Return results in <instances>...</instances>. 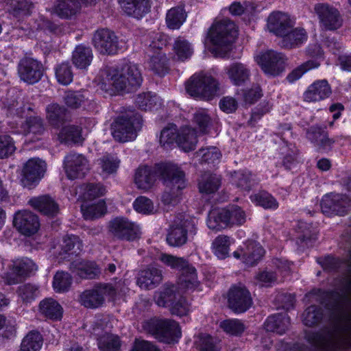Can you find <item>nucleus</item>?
Here are the masks:
<instances>
[{
	"mask_svg": "<svg viewBox=\"0 0 351 351\" xmlns=\"http://www.w3.org/2000/svg\"><path fill=\"white\" fill-rule=\"evenodd\" d=\"M337 290L330 292L326 306L331 311L332 327L311 332L306 339L319 351H347L350 339V269L337 284Z\"/></svg>",
	"mask_w": 351,
	"mask_h": 351,
	"instance_id": "1",
	"label": "nucleus"
},
{
	"mask_svg": "<svg viewBox=\"0 0 351 351\" xmlns=\"http://www.w3.org/2000/svg\"><path fill=\"white\" fill-rule=\"evenodd\" d=\"M97 80L98 85L106 92H130L140 86L142 76L138 66L128 62L119 68H105L100 71Z\"/></svg>",
	"mask_w": 351,
	"mask_h": 351,
	"instance_id": "2",
	"label": "nucleus"
},
{
	"mask_svg": "<svg viewBox=\"0 0 351 351\" xmlns=\"http://www.w3.org/2000/svg\"><path fill=\"white\" fill-rule=\"evenodd\" d=\"M160 173L165 185L162 201L165 204L174 205L178 202L186 186L184 173L177 165L170 163L161 165Z\"/></svg>",
	"mask_w": 351,
	"mask_h": 351,
	"instance_id": "3",
	"label": "nucleus"
},
{
	"mask_svg": "<svg viewBox=\"0 0 351 351\" xmlns=\"http://www.w3.org/2000/svg\"><path fill=\"white\" fill-rule=\"evenodd\" d=\"M235 24L228 19L216 21L210 29L209 38L213 45L212 53L224 56L237 36Z\"/></svg>",
	"mask_w": 351,
	"mask_h": 351,
	"instance_id": "4",
	"label": "nucleus"
},
{
	"mask_svg": "<svg viewBox=\"0 0 351 351\" xmlns=\"http://www.w3.org/2000/svg\"><path fill=\"white\" fill-rule=\"evenodd\" d=\"M142 118L138 113L130 110L119 117L112 124V134L119 142H127L136 138L137 131L141 128Z\"/></svg>",
	"mask_w": 351,
	"mask_h": 351,
	"instance_id": "5",
	"label": "nucleus"
},
{
	"mask_svg": "<svg viewBox=\"0 0 351 351\" xmlns=\"http://www.w3.org/2000/svg\"><path fill=\"white\" fill-rule=\"evenodd\" d=\"M186 90L192 97L210 100L218 94L219 84L212 75L199 73L186 82Z\"/></svg>",
	"mask_w": 351,
	"mask_h": 351,
	"instance_id": "6",
	"label": "nucleus"
},
{
	"mask_svg": "<svg viewBox=\"0 0 351 351\" xmlns=\"http://www.w3.org/2000/svg\"><path fill=\"white\" fill-rule=\"evenodd\" d=\"M147 330L159 341L167 344L178 343L182 335L179 324L172 319L152 320L147 324Z\"/></svg>",
	"mask_w": 351,
	"mask_h": 351,
	"instance_id": "7",
	"label": "nucleus"
},
{
	"mask_svg": "<svg viewBox=\"0 0 351 351\" xmlns=\"http://www.w3.org/2000/svg\"><path fill=\"white\" fill-rule=\"evenodd\" d=\"M159 260L171 269L182 271L180 282L184 289H193L198 286L195 269L186 260L167 254H161Z\"/></svg>",
	"mask_w": 351,
	"mask_h": 351,
	"instance_id": "8",
	"label": "nucleus"
},
{
	"mask_svg": "<svg viewBox=\"0 0 351 351\" xmlns=\"http://www.w3.org/2000/svg\"><path fill=\"white\" fill-rule=\"evenodd\" d=\"M256 60L263 71L270 76H278L285 71L287 58L280 52L268 50L256 56Z\"/></svg>",
	"mask_w": 351,
	"mask_h": 351,
	"instance_id": "9",
	"label": "nucleus"
},
{
	"mask_svg": "<svg viewBox=\"0 0 351 351\" xmlns=\"http://www.w3.org/2000/svg\"><path fill=\"white\" fill-rule=\"evenodd\" d=\"M108 232L114 239L132 241L140 238L139 226L124 217H117L108 223Z\"/></svg>",
	"mask_w": 351,
	"mask_h": 351,
	"instance_id": "10",
	"label": "nucleus"
},
{
	"mask_svg": "<svg viewBox=\"0 0 351 351\" xmlns=\"http://www.w3.org/2000/svg\"><path fill=\"white\" fill-rule=\"evenodd\" d=\"M45 68L42 62L30 56L20 59L17 65L18 75L21 81L27 84L38 82L43 76Z\"/></svg>",
	"mask_w": 351,
	"mask_h": 351,
	"instance_id": "11",
	"label": "nucleus"
},
{
	"mask_svg": "<svg viewBox=\"0 0 351 351\" xmlns=\"http://www.w3.org/2000/svg\"><path fill=\"white\" fill-rule=\"evenodd\" d=\"M350 202L351 199L347 195L330 193L322 197L320 206L325 215L344 216L348 213Z\"/></svg>",
	"mask_w": 351,
	"mask_h": 351,
	"instance_id": "12",
	"label": "nucleus"
},
{
	"mask_svg": "<svg viewBox=\"0 0 351 351\" xmlns=\"http://www.w3.org/2000/svg\"><path fill=\"white\" fill-rule=\"evenodd\" d=\"M314 11L317 15L320 27L326 31H334L341 27L343 19L339 10L326 3H317Z\"/></svg>",
	"mask_w": 351,
	"mask_h": 351,
	"instance_id": "13",
	"label": "nucleus"
},
{
	"mask_svg": "<svg viewBox=\"0 0 351 351\" xmlns=\"http://www.w3.org/2000/svg\"><path fill=\"white\" fill-rule=\"evenodd\" d=\"M167 44V39L163 35H157L149 45L153 54L150 55L148 62L149 69L154 73L164 76L168 72L167 58L161 49Z\"/></svg>",
	"mask_w": 351,
	"mask_h": 351,
	"instance_id": "14",
	"label": "nucleus"
},
{
	"mask_svg": "<svg viewBox=\"0 0 351 351\" xmlns=\"http://www.w3.org/2000/svg\"><path fill=\"white\" fill-rule=\"evenodd\" d=\"M93 43L97 51L102 55H114L120 49L118 37L108 29L97 30L93 37Z\"/></svg>",
	"mask_w": 351,
	"mask_h": 351,
	"instance_id": "15",
	"label": "nucleus"
},
{
	"mask_svg": "<svg viewBox=\"0 0 351 351\" xmlns=\"http://www.w3.org/2000/svg\"><path fill=\"white\" fill-rule=\"evenodd\" d=\"M45 163L38 158L29 159L23 166L21 183L23 187L32 188L42 178Z\"/></svg>",
	"mask_w": 351,
	"mask_h": 351,
	"instance_id": "16",
	"label": "nucleus"
},
{
	"mask_svg": "<svg viewBox=\"0 0 351 351\" xmlns=\"http://www.w3.org/2000/svg\"><path fill=\"white\" fill-rule=\"evenodd\" d=\"M188 232L195 234V222L194 219L190 217L171 227L167 236V241L171 246H181L187 241Z\"/></svg>",
	"mask_w": 351,
	"mask_h": 351,
	"instance_id": "17",
	"label": "nucleus"
},
{
	"mask_svg": "<svg viewBox=\"0 0 351 351\" xmlns=\"http://www.w3.org/2000/svg\"><path fill=\"white\" fill-rule=\"evenodd\" d=\"M64 168L67 177L71 180L83 178L90 169L86 158L77 153H70L65 156Z\"/></svg>",
	"mask_w": 351,
	"mask_h": 351,
	"instance_id": "18",
	"label": "nucleus"
},
{
	"mask_svg": "<svg viewBox=\"0 0 351 351\" xmlns=\"http://www.w3.org/2000/svg\"><path fill=\"white\" fill-rule=\"evenodd\" d=\"M228 306L236 313L246 311L252 304L249 291L242 285H234L230 288L228 298Z\"/></svg>",
	"mask_w": 351,
	"mask_h": 351,
	"instance_id": "19",
	"label": "nucleus"
},
{
	"mask_svg": "<svg viewBox=\"0 0 351 351\" xmlns=\"http://www.w3.org/2000/svg\"><path fill=\"white\" fill-rule=\"evenodd\" d=\"M265 254L262 246L255 241L248 240L234 252L236 258H241L248 266H254L261 260Z\"/></svg>",
	"mask_w": 351,
	"mask_h": 351,
	"instance_id": "20",
	"label": "nucleus"
},
{
	"mask_svg": "<svg viewBox=\"0 0 351 351\" xmlns=\"http://www.w3.org/2000/svg\"><path fill=\"white\" fill-rule=\"evenodd\" d=\"M13 223L21 234L27 236L35 234L40 226L37 215L26 210L17 212L14 215Z\"/></svg>",
	"mask_w": 351,
	"mask_h": 351,
	"instance_id": "21",
	"label": "nucleus"
},
{
	"mask_svg": "<svg viewBox=\"0 0 351 351\" xmlns=\"http://www.w3.org/2000/svg\"><path fill=\"white\" fill-rule=\"evenodd\" d=\"M292 23L293 21L288 14L279 11L271 13L267 20L268 30L279 37L288 32Z\"/></svg>",
	"mask_w": 351,
	"mask_h": 351,
	"instance_id": "22",
	"label": "nucleus"
},
{
	"mask_svg": "<svg viewBox=\"0 0 351 351\" xmlns=\"http://www.w3.org/2000/svg\"><path fill=\"white\" fill-rule=\"evenodd\" d=\"M28 204L43 215L50 217L57 215L60 210L58 203L48 195L32 197Z\"/></svg>",
	"mask_w": 351,
	"mask_h": 351,
	"instance_id": "23",
	"label": "nucleus"
},
{
	"mask_svg": "<svg viewBox=\"0 0 351 351\" xmlns=\"http://www.w3.org/2000/svg\"><path fill=\"white\" fill-rule=\"evenodd\" d=\"M162 280V271L154 267H149L139 271L137 285L144 289H152L158 286Z\"/></svg>",
	"mask_w": 351,
	"mask_h": 351,
	"instance_id": "24",
	"label": "nucleus"
},
{
	"mask_svg": "<svg viewBox=\"0 0 351 351\" xmlns=\"http://www.w3.org/2000/svg\"><path fill=\"white\" fill-rule=\"evenodd\" d=\"M331 93V88L327 80H317L304 92V100L308 102L318 101L328 97Z\"/></svg>",
	"mask_w": 351,
	"mask_h": 351,
	"instance_id": "25",
	"label": "nucleus"
},
{
	"mask_svg": "<svg viewBox=\"0 0 351 351\" xmlns=\"http://www.w3.org/2000/svg\"><path fill=\"white\" fill-rule=\"evenodd\" d=\"M59 256L62 259H72L82 250V243L77 236L66 235L62 238L60 244Z\"/></svg>",
	"mask_w": 351,
	"mask_h": 351,
	"instance_id": "26",
	"label": "nucleus"
},
{
	"mask_svg": "<svg viewBox=\"0 0 351 351\" xmlns=\"http://www.w3.org/2000/svg\"><path fill=\"white\" fill-rule=\"evenodd\" d=\"M70 269L80 277L86 279L97 278L101 274V269L93 261H75L71 263Z\"/></svg>",
	"mask_w": 351,
	"mask_h": 351,
	"instance_id": "27",
	"label": "nucleus"
},
{
	"mask_svg": "<svg viewBox=\"0 0 351 351\" xmlns=\"http://www.w3.org/2000/svg\"><path fill=\"white\" fill-rule=\"evenodd\" d=\"M230 82L236 86H241L249 80L250 70L245 64L241 62H234L225 69Z\"/></svg>",
	"mask_w": 351,
	"mask_h": 351,
	"instance_id": "28",
	"label": "nucleus"
},
{
	"mask_svg": "<svg viewBox=\"0 0 351 351\" xmlns=\"http://www.w3.org/2000/svg\"><path fill=\"white\" fill-rule=\"evenodd\" d=\"M119 3L125 13L137 19L148 12L150 8L149 0H119Z\"/></svg>",
	"mask_w": 351,
	"mask_h": 351,
	"instance_id": "29",
	"label": "nucleus"
},
{
	"mask_svg": "<svg viewBox=\"0 0 351 351\" xmlns=\"http://www.w3.org/2000/svg\"><path fill=\"white\" fill-rule=\"evenodd\" d=\"M293 23L287 33L283 35L281 40V47L285 49L295 48L307 39V33L302 27H293Z\"/></svg>",
	"mask_w": 351,
	"mask_h": 351,
	"instance_id": "30",
	"label": "nucleus"
},
{
	"mask_svg": "<svg viewBox=\"0 0 351 351\" xmlns=\"http://www.w3.org/2000/svg\"><path fill=\"white\" fill-rule=\"evenodd\" d=\"M81 8L78 0H56L52 12L62 19H71L77 14Z\"/></svg>",
	"mask_w": 351,
	"mask_h": 351,
	"instance_id": "31",
	"label": "nucleus"
},
{
	"mask_svg": "<svg viewBox=\"0 0 351 351\" xmlns=\"http://www.w3.org/2000/svg\"><path fill=\"white\" fill-rule=\"evenodd\" d=\"M80 303L88 308H97L105 302V298L100 292L98 285L83 291L79 298Z\"/></svg>",
	"mask_w": 351,
	"mask_h": 351,
	"instance_id": "32",
	"label": "nucleus"
},
{
	"mask_svg": "<svg viewBox=\"0 0 351 351\" xmlns=\"http://www.w3.org/2000/svg\"><path fill=\"white\" fill-rule=\"evenodd\" d=\"M307 138L313 142L320 149L327 151L331 147L334 141L328 138L325 128L317 125L311 127L306 132Z\"/></svg>",
	"mask_w": 351,
	"mask_h": 351,
	"instance_id": "33",
	"label": "nucleus"
},
{
	"mask_svg": "<svg viewBox=\"0 0 351 351\" xmlns=\"http://www.w3.org/2000/svg\"><path fill=\"white\" fill-rule=\"evenodd\" d=\"M155 180V175L150 167L142 166L136 170L134 183L138 189L148 191L153 186Z\"/></svg>",
	"mask_w": 351,
	"mask_h": 351,
	"instance_id": "34",
	"label": "nucleus"
},
{
	"mask_svg": "<svg viewBox=\"0 0 351 351\" xmlns=\"http://www.w3.org/2000/svg\"><path fill=\"white\" fill-rule=\"evenodd\" d=\"M180 295L176 285L166 284L161 291L156 293L155 301L159 306L168 307L170 309L171 304Z\"/></svg>",
	"mask_w": 351,
	"mask_h": 351,
	"instance_id": "35",
	"label": "nucleus"
},
{
	"mask_svg": "<svg viewBox=\"0 0 351 351\" xmlns=\"http://www.w3.org/2000/svg\"><path fill=\"white\" fill-rule=\"evenodd\" d=\"M5 107L8 115L12 118L22 119L29 115L31 107L25 104L23 99L19 97L8 99Z\"/></svg>",
	"mask_w": 351,
	"mask_h": 351,
	"instance_id": "36",
	"label": "nucleus"
},
{
	"mask_svg": "<svg viewBox=\"0 0 351 351\" xmlns=\"http://www.w3.org/2000/svg\"><path fill=\"white\" fill-rule=\"evenodd\" d=\"M290 318L287 315H274L269 317L264 324L265 330L268 332L282 335L288 329Z\"/></svg>",
	"mask_w": 351,
	"mask_h": 351,
	"instance_id": "37",
	"label": "nucleus"
},
{
	"mask_svg": "<svg viewBox=\"0 0 351 351\" xmlns=\"http://www.w3.org/2000/svg\"><path fill=\"white\" fill-rule=\"evenodd\" d=\"M93 60V52L89 47L77 45L73 52V64L79 69H86Z\"/></svg>",
	"mask_w": 351,
	"mask_h": 351,
	"instance_id": "38",
	"label": "nucleus"
},
{
	"mask_svg": "<svg viewBox=\"0 0 351 351\" xmlns=\"http://www.w3.org/2000/svg\"><path fill=\"white\" fill-rule=\"evenodd\" d=\"M9 12L16 18L29 16L32 14L34 4L27 0H4Z\"/></svg>",
	"mask_w": 351,
	"mask_h": 351,
	"instance_id": "39",
	"label": "nucleus"
},
{
	"mask_svg": "<svg viewBox=\"0 0 351 351\" xmlns=\"http://www.w3.org/2000/svg\"><path fill=\"white\" fill-rule=\"evenodd\" d=\"M197 143L195 130L191 127H184L180 130L178 145L184 152L193 150Z\"/></svg>",
	"mask_w": 351,
	"mask_h": 351,
	"instance_id": "40",
	"label": "nucleus"
},
{
	"mask_svg": "<svg viewBox=\"0 0 351 351\" xmlns=\"http://www.w3.org/2000/svg\"><path fill=\"white\" fill-rule=\"evenodd\" d=\"M228 213L226 209H214L208 216L207 226L213 230H220L228 226Z\"/></svg>",
	"mask_w": 351,
	"mask_h": 351,
	"instance_id": "41",
	"label": "nucleus"
},
{
	"mask_svg": "<svg viewBox=\"0 0 351 351\" xmlns=\"http://www.w3.org/2000/svg\"><path fill=\"white\" fill-rule=\"evenodd\" d=\"M40 311L47 318L58 320L62 317V306L53 299L47 298L40 303Z\"/></svg>",
	"mask_w": 351,
	"mask_h": 351,
	"instance_id": "42",
	"label": "nucleus"
},
{
	"mask_svg": "<svg viewBox=\"0 0 351 351\" xmlns=\"http://www.w3.org/2000/svg\"><path fill=\"white\" fill-rule=\"evenodd\" d=\"M220 185L221 178L219 176L206 173L199 182V189L201 193L210 194L216 192Z\"/></svg>",
	"mask_w": 351,
	"mask_h": 351,
	"instance_id": "43",
	"label": "nucleus"
},
{
	"mask_svg": "<svg viewBox=\"0 0 351 351\" xmlns=\"http://www.w3.org/2000/svg\"><path fill=\"white\" fill-rule=\"evenodd\" d=\"M97 285L104 297L106 295L112 300H114L117 298L125 295L128 291V288L121 281H119L114 285L110 283H100Z\"/></svg>",
	"mask_w": 351,
	"mask_h": 351,
	"instance_id": "44",
	"label": "nucleus"
},
{
	"mask_svg": "<svg viewBox=\"0 0 351 351\" xmlns=\"http://www.w3.org/2000/svg\"><path fill=\"white\" fill-rule=\"evenodd\" d=\"M46 112L49 123L58 128L64 122L66 110L58 104H51L47 106Z\"/></svg>",
	"mask_w": 351,
	"mask_h": 351,
	"instance_id": "45",
	"label": "nucleus"
},
{
	"mask_svg": "<svg viewBox=\"0 0 351 351\" xmlns=\"http://www.w3.org/2000/svg\"><path fill=\"white\" fill-rule=\"evenodd\" d=\"M302 322L308 327L317 326L323 319V309L317 306H308L302 313Z\"/></svg>",
	"mask_w": 351,
	"mask_h": 351,
	"instance_id": "46",
	"label": "nucleus"
},
{
	"mask_svg": "<svg viewBox=\"0 0 351 351\" xmlns=\"http://www.w3.org/2000/svg\"><path fill=\"white\" fill-rule=\"evenodd\" d=\"M186 18V14L182 7L178 6L171 8L166 15L167 27L176 29L183 24Z\"/></svg>",
	"mask_w": 351,
	"mask_h": 351,
	"instance_id": "47",
	"label": "nucleus"
},
{
	"mask_svg": "<svg viewBox=\"0 0 351 351\" xmlns=\"http://www.w3.org/2000/svg\"><path fill=\"white\" fill-rule=\"evenodd\" d=\"M180 130L176 125H169L160 132V143L165 149L170 148L175 143L178 144Z\"/></svg>",
	"mask_w": 351,
	"mask_h": 351,
	"instance_id": "48",
	"label": "nucleus"
},
{
	"mask_svg": "<svg viewBox=\"0 0 351 351\" xmlns=\"http://www.w3.org/2000/svg\"><path fill=\"white\" fill-rule=\"evenodd\" d=\"M193 121L199 132L208 134L213 125V120L205 109L197 110L193 115Z\"/></svg>",
	"mask_w": 351,
	"mask_h": 351,
	"instance_id": "49",
	"label": "nucleus"
},
{
	"mask_svg": "<svg viewBox=\"0 0 351 351\" xmlns=\"http://www.w3.org/2000/svg\"><path fill=\"white\" fill-rule=\"evenodd\" d=\"M195 346L200 351H219L220 341L210 335L200 334L195 340Z\"/></svg>",
	"mask_w": 351,
	"mask_h": 351,
	"instance_id": "50",
	"label": "nucleus"
},
{
	"mask_svg": "<svg viewBox=\"0 0 351 351\" xmlns=\"http://www.w3.org/2000/svg\"><path fill=\"white\" fill-rule=\"evenodd\" d=\"M21 128L25 134L32 133L40 135L45 130L43 119L38 116L26 117L25 123H22Z\"/></svg>",
	"mask_w": 351,
	"mask_h": 351,
	"instance_id": "51",
	"label": "nucleus"
},
{
	"mask_svg": "<svg viewBox=\"0 0 351 351\" xmlns=\"http://www.w3.org/2000/svg\"><path fill=\"white\" fill-rule=\"evenodd\" d=\"M43 345L41 335L37 331L29 332L23 339L21 348L23 351H39Z\"/></svg>",
	"mask_w": 351,
	"mask_h": 351,
	"instance_id": "52",
	"label": "nucleus"
},
{
	"mask_svg": "<svg viewBox=\"0 0 351 351\" xmlns=\"http://www.w3.org/2000/svg\"><path fill=\"white\" fill-rule=\"evenodd\" d=\"M98 347L101 351H119L120 339L117 335L105 333L98 338Z\"/></svg>",
	"mask_w": 351,
	"mask_h": 351,
	"instance_id": "53",
	"label": "nucleus"
},
{
	"mask_svg": "<svg viewBox=\"0 0 351 351\" xmlns=\"http://www.w3.org/2000/svg\"><path fill=\"white\" fill-rule=\"evenodd\" d=\"M233 182L242 190L250 191L256 184V179L250 171H239L234 173Z\"/></svg>",
	"mask_w": 351,
	"mask_h": 351,
	"instance_id": "54",
	"label": "nucleus"
},
{
	"mask_svg": "<svg viewBox=\"0 0 351 351\" xmlns=\"http://www.w3.org/2000/svg\"><path fill=\"white\" fill-rule=\"evenodd\" d=\"M230 245V241L228 236L219 235L213 241L212 249L218 258L223 259L228 255Z\"/></svg>",
	"mask_w": 351,
	"mask_h": 351,
	"instance_id": "55",
	"label": "nucleus"
},
{
	"mask_svg": "<svg viewBox=\"0 0 351 351\" xmlns=\"http://www.w3.org/2000/svg\"><path fill=\"white\" fill-rule=\"evenodd\" d=\"M201 163L215 164L219 161L221 153L215 147L202 148L195 153Z\"/></svg>",
	"mask_w": 351,
	"mask_h": 351,
	"instance_id": "56",
	"label": "nucleus"
},
{
	"mask_svg": "<svg viewBox=\"0 0 351 351\" xmlns=\"http://www.w3.org/2000/svg\"><path fill=\"white\" fill-rule=\"evenodd\" d=\"M58 139L62 143H78L82 140L81 129L74 125L65 126L60 132Z\"/></svg>",
	"mask_w": 351,
	"mask_h": 351,
	"instance_id": "57",
	"label": "nucleus"
},
{
	"mask_svg": "<svg viewBox=\"0 0 351 351\" xmlns=\"http://www.w3.org/2000/svg\"><path fill=\"white\" fill-rule=\"evenodd\" d=\"M55 75L58 82L62 85H69L73 81L72 68L69 63L63 62L57 65L55 68Z\"/></svg>",
	"mask_w": 351,
	"mask_h": 351,
	"instance_id": "58",
	"label": "nucleus"
},
{
	"mask_svg": "<svg viewBox=\"0 0 351 351\" xmlns=\"http://www.w3.org/2000/svg\"><path fill=\"white\" fill-rule=\"evenodd\" d=\"M250 199L256 205L261 206L265 208L276 209L278 207V203L276 199L265 191L252 195Z\"/></svg>",
	"mask_w": 351,
	"mask_h": 351,
	"instance_id": "59",
	"label": "nucleus"
},
{
	"mask_svg": "<svg viewBox=\"0 0 351 351\" xmlns=\"http://www.w3.org/2000/svg\"><path fill=\"white\" fill-rule=\"evenodd\" d=\"M220 327L228 335H241L246 327L244 323L237 319H226L221 322Z\"/></svg>",
	"mask_w": 351,
	"mask_h": 351,
	"instance_id": "60",
	"label": "nucleus"
},
{
	"mask_svg": "<svg viewBox=\"0 0 351 351\" xmlns=\"http://www.w3.org/2000/svg\"><path fill=\"white\" fill-rule=\"evenodd\" d=\"M173 51L178 59L184 60L191 57L193 53V49L186 40L179 37L173 44Z\"/></svg>",
	"mask_w": 351,
	"mask_h": 351,
	"instance_id": "61",
	"label": "nucleus"
},
{
	"mask_svg": "<svg viewBox=\"0 0 351 351\" xmlns=\"http://www.w3.org/2000/svg\"><path fill=\"white\" fill-rule=\"evenodd\" d=\"M83 216L86 219L92 220L104 215L106 210V204L104 201H99L97 204H91L82 208Z\"/></svg>",
	"mask_w": 351,
	"mask_h": 351,
	"instance_id": "62",
	"label": "nucleus"
},
{
	"mask_svg": "<svg viewBox=\"0 0 351 351\" xmlns=\"http://www.w3.org/2000/svg\"><path fill=\"white\" fill-rule=\"evenodd\" d=\"M64 101L69 108L77 109L82 106L87 101V99L80 92L67 91L64 96Z\"/></svg>",
	"mask_w": 351,
	"mask_h": 351,
	"instance_id": "63",
	"label": "nucleus"
},
{
	"mask_svg": "<svg viewBox=\"0 0 351 351\" xmlns=\"http://www.w3.org/2000/svg\"><path fill=\"white\" fill-rule=\"evenodd\" d=\"M72 283V278L69 274L58 271L53 278V287L58 292H64L69 289Z\"/></svg>",
	"mask_w": 351,
	"mask_h": 351,
	"instance_id": "64",
	"label": "nucleus"
}]
</instances>
